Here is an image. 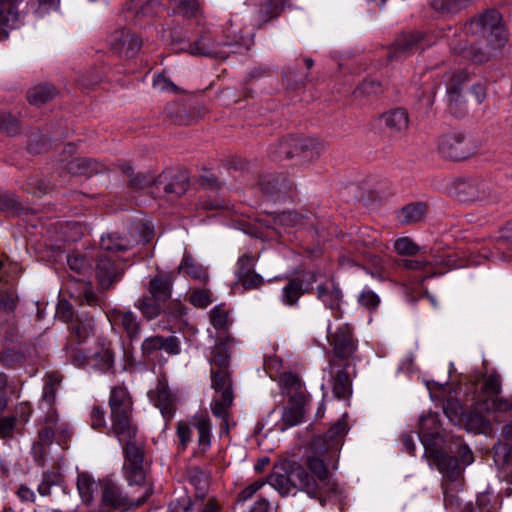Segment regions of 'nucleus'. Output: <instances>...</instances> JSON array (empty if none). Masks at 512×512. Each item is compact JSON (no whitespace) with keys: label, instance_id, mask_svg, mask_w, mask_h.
<instances>
[{"label":"nucleus","instance_id":"obj_1","mask_svg":"<svg viewBox=\"0 0 512 512\" xmlns=\"http://www.w3.org/2000/svg\"><path fill=\"white\" fill-rule=\"evenodd\" d=\"M465 34L467 40L459 41L453 50L475 63L489 60L508 39L502 17L495 9L485 10L473 17L465 26Z\"/></svg>","mask_w":512,"mask_h":512},{"label":"nucleus","instance_id":"obj_2","mask_svg":"<svg viewBox=\"0 0 512 512\" xmlns=\"http://www.w3.org/2000/svg\"><path fill=\"white\" fill-rule=\"evenodd\" d=\"M123 444V472L130 485L143 486L146 483L147 462L145 460L144 441L138 436V429L129 435L116 436Z\"/></svg>","mask_w":512,"mask_h":512},{"label":"nucleus","instance_id":"obj_3","mask_svg":"<svg viewBox=\"0 0 512 512\" xmlns=\"http://www.w3.org/2000/svg\"><path fill=\"white\" fill-rule=\"evenodd\" d=\"M269 483L282 496L294 493L297 490L305 491L310 497H316L318 484L300 465L293 463L287 468L281 467L270 477Z\"/></svg>","mask_w":512,"mask_h":512},{"label":"nucleus","instance_id":"obj_4","mask_svg":"<svg viewBox=\"0 0 512 512\" xmlns=\"http://www.w3.org/2000/svg\"><path fill=\"white\" fill-rule=\"evenodd\" d=\"M111 414V433L114 436L129 435L138 429L133 421L132 398L123 386H115L111 389L109 397Z\"/></svg>","mask_w":512,"mask_h":512},{"label":"nucleus","instance_id":"obj_5","mask_svg":"<svg viewBox=\"0 0 512 512\" xmlns=\"http://www.w3.org/2000/svg\"><path fill=\"white\" fill-rule=\"evenodd\" d=\"M101 488V505L102 509H114L118 511H127L131 508L139 507L144 504L152 495L151 485H145L143 495L137 500H131L124 495L120 487L112 480L105 478L99 481Z\"/></svg>","mask_w":512,"mask_h":512},{"label":"nucleus","instance_id":"obj_6","mask_svg":"<svg viewBox=\"0 0 512 512\" xmlns=\"http://www.w3.org/2000/svg\"><path fill=\"white\" fill-rule=\"evenodd\" d=\"M327 339L333 353L328 359L330 367L339 368L340 362H353L358 345L348 324L340 325L335 332H331L328 327Z\"/></svg>","mask_w":512,"mask_h":512},{"label":"nucleus","instance_id":"obj_7","mask_svg":"<svg viewBox=\"0 0 512 512\" xmlns=\"http://www.w3.org/2000/svg\"><path fill=\"white\" fill-rule=\"evenodd\" d=\"M212 387L220 395L213 400L211 410L214 416L222 418L224 423L227 424L229 416V409L232 406L233 395V381L230 368L211 369Z\"/></svg>","mask_w":512,"mask_h":512},{"label":"nucleus","instance_id":"obj_8","mask_svg":"<svg viewBox=\"0 0 512 512\" xmlns=\"http://www.w3.org/2000/svg\"><path fill=\"white\" fill-rule=\"evenodd\" d=\"M309 453L306 464L316 478L311 477L318 484V493L315 498L321 501L323 494L336 493L338 488L337 483L331 478L326 466V462L329 463L334 459L335 453H316L312 450L311 446Z\"/></svg>","mask_w":512,"mask_h":512},{"label":"nucleus","instance_id":"obj_9","mask_svg":"<svg viewBox=\"0 0 512 512\" xmlns=\"http://www.w3.org/2000/svg\"><path fill=\"white\" fill-rule=\"evenodd\" d=\"M451 193L464 202H488L496 198L491 183L478 178L455 180Z\"/></svg>","mask_w":512,"mask_h":512},{"label":"nucleus","instance_id":"obj_10","mask_svg":"<svg viewBox=\"0 0 512 512\" xmlns=\"http://www.w3.org/2000/svg\"><path fill=\"white\" fill-rule=\"evenodd\" d=\"M438 151L445 159L465 160L477 151V146L461 132H449L440 136Z\"/></svg>","mask_w":512,"mask_h":512},{"label":"nucleus","instance_id":"obj_11","mask_svg":"<svg viewBox=\"0 0 512 512\" xmlns=\"http://www.w3.org/2000/svg\"><path fill=\"white\" fill-rule=\"evenodd\" d=\"M107 317L113 330H121L131 341L140 337L141 324L132 311L114 308L108 312Z\"/></svg>","mask_w":512,"mask_h":512},{"label":"nucleus","instance_id":"obj_12","mask_svg":"<svg viewBox=\"0 0 512 512\" xmlns=\"http://www.w3.org/2000/svg\"><path fill=\"white\" fill-rule=\"evenodd\" d=\"M432 45L427 36L419 31L402 34L393 44V50L389 55L390 59H397L416 51L424 50Z\"/></svg>","mask_w":512,"mask_h":512},{"label":"nucleus","instance_id":"obj_13","mask_svg":"<svg viewBox=\"0 0 512 512\" xmlns=\"http://www.w3.org/2000/svg\"><path fill=\"white\" fill-rule=\"evenodd\" d=\"M307 402L308 399L303 391L294 392V394L289 397L281 417V430L302 423L306 413Z\"/></svg>","mask_w":512,"mask_h":512},{"label":"nucleus","instance_id":"obj_14","mask_svg":"<svg viewBox=\"0 0 512 512\" xmlns=\"http://www.w3.org/2000/svg\"><path fill=\"white\" fill-rule=\"evenodd\" d=\"M425 455L449 480L454 481L460 476L462 464L456 457L437 447H427Z\"/></svg>","mask_w":512,"mask_h":512},{"label":"nucleus","instance_id":"obj_15","mask_svg":"<svg viewBox=\"0 0 512 512\" xmlns=\"http://www.w3.org/2000/svg\"><path fill=\"white\" fill-rule=\"evenodd\" d=\"M316 281L317 275L313 271L304 272L300 277L290 279L282 289L283 303L289 306L295 305L299 298L307 292Z\"/></svg>","mask_w":512,"mask_h":512},{"label":"nucleus","instance_id":"obj_16","mask_svg":"<svg viewBox=\"0 0 512 512\" xmlns=\"http://www.w3.org/2000/svg\"><path fill=\"white\" fill-rule=\"evenodd\" d=\"M346 432L347 424L345 421L339 420L328 430L324 436H317L311 441L312 450L316 453H335L340 444V440Z\"/></svg>","mask_w":512,"mask_h":512},{"label":"nucleus","instance_id":"obj_17","mask_svg":"<svg viewBox=\"0 0 512 512\" xmlns=\"http://www.w3.org/2000/svg\"><path fill=\"white\" fill-rule=\"evenodd\" d=\"M352 369L355 374L353 362L339 363V368L330 367V374L333 377V393L339 399H346L352 394Z\"/></svg>","mask_w":512,"mask_h":512},{"label":"nucleus","instance_id":"obj_18","mask_svg":"<svg viewBox=\"0 0 512 512\" xmlns=\"http://www.w3.org/2000/svg\"><path fill=\"white\" fill-rule=\"evenodd\" d=\"M161 350L168 355H178L181 351L179 338L176 336L164 337L161 335H154L147 337L142 342L141 351L146 357H149L155 352Z\"/></svg>","mask_w":512,"mask_h":512},{"label":"nucleus","instance_id":"obj_19","mask_svg":"<svg viewBox=\"0 0 512 512\" xmlns=\"http://www.w3.org/2000/svg\"><path fill=\"white\" fill-rule=\"evenodd\" d=\"M112 48L121 56L134 57L141 48V40L126 29L114 31L110 37Z\"/></svg>","mask_w":512,"mask_h":512},{"label":"nucleus","instance_id":"obj_20","mask_svg":"<svg viewBox=\"0 0 512 512\" xmlns=\"http://www.w3.org/2000/svg\"><path fill=\"white\" fill-rule=\"evenodd\" d=\"M316 296L326 308L335 312L336 318L340 317L343 293L339 285L333 279H328L319 284L316 288Z\"/></svg>","mask_w":512,"mask_h":512},{"label":"nucleus","instance_id":"obj_21","mask_svg":"<svg viewBox=\"0 0 512 512\" xmlns=\"http://www.w3.org/2000/svg\"><path fill=\"white\" fill-rule=\"evenodd\" d=\"M261 190L269 196H286L294 190V183L283 174H265L259 178Z\"/></svg>","mask_w":512,"mask_h":512},{"label":"nucleus","instance_id":"obj_22","mask_svg":"<svg viewBox=\"0 0 512 512\" xmlns=\"http://www.w3.org/2000/svg\"><path fill=\"white\" fill-rule=\"evenodd\" d=\"M149 398L158 407L165 419H171L176 409L175 395L165 381L159 380L155 389L148 393Z\"/></svg>","mask_w":512,"mask_h":512},{"label":"nucleus","instance_id":"obj_23","mask_svg":"<svg viewBox=\"0 0 512 512\" xmlns=\"http://www.w3.org/2000/svg\"><path fill=\"white\" fill-rule=\"evenodd\" d=\"M63 168L71 175L85 177H91L94 174H98L106 170L104 164L87 157H74L66 161Z\"/></svg>","mask_w":512,"mask_h":512},{"label":"nucleus","instance_id":"obj_24","mask_svg":"<svg viewBox=\"0 0 512 512\" xmlns=\"http://www.w3.org/2000/svg\"><path fill=\"white\" fill-rule=\"evenodd\" d=\"M188 187V180L184 176H176L171 181L166 182V177L160 175L153 181V193L160 195L162 190L164 195L170 197V199L184 195Z\"/></svg>","mask_w":512,"mask_h":512},{"label":"nucleus","instance_id":"obj_25","mask_svg":"<svg viewBox=\"0 0 512 512\" xmlns=\"http://www.w3.org/2000/svg\"><path fill=\"white\" fill-rule=\"evenodd\" d=\"M121 273L122 269L113 260L104 254L99 255L96 276L102 289H109L114 282L120 279Z\"/></svg>","mask_w":512,"mask_h":512},{"label":"nucleus","instance_id":"obj_26","mask_svg":"<svg viewBox=\"0 0 512 512\" xmlns=\"http://www.w3.org/2000/svg\"><path fill=\"white\" fill-rule=\"evenodd\" d=\"M187 51L193 56H204L215 59H226L228 52L221 48V44H216L206 35L201 36L197 41L188 46Z\"/></svg>","mask_w":512,"mask_h":512},{"label":"nucleus","instance_id":"obj_27","mask_svg":"<svg viewBox=\"0 0 512 512\" xmlns=\"http://www.w3.org/2000/svg\"><path fill=\"white\" fill-rule=\"evenodd\" d=\"M234 339L231 336L219 338L210 354L211 369L230 368L231 347Z\"/></svg>","mask_w":512,"mask_h":512},{"label":"nucleus","instance_id":"obj_28","mask_svg":"<svg viewBox=\"0 0 512 512\" xmlns=\"http://www.w3.org/2000/svg\"><path fill=\"white\" fill-rule=\"evenodd\" d=\"M173 277L171 274L160 272L150 279L148 283L149 295L158 299L162 303L171 297Z\"/></svg>","mask_w":512,"mask_h":512},{"label":"nucleus","instance_id":"obj_29","mask_svg":"<svg viewBox=\"0 0 512 512\" xmlns=\"http://www.w3.org/2000/svg\"><path fill=\"white\" fill-rule=\"evenodd\" d=\"M418 436L427 451V447H436L433 441L439 436L438 416L428 414L422 416L419 421Z\"/></svg>","mask_w":512,"mask_h":512},{"label":"nucleus","instance_id":"obj_30","mask_svg":"<svg viewBox=\"0 0 512 512\" xmlns=\"http://www.w3.org/2000/svg\"><path fill=\"white\" fill-rule=\"evenodd\" d=\"M382 121L391 134L397 135L405 132L409 126V116L405 109L396 108L382 114Z\"/></svg>","mask_w":512,"mask_h":512},{"label":"nucleus","instance_id":"obj_31","mask_svg":"<svg viewBox=\"0 0 512 512\" xmlns=\"http://www.w3.org/2000/svg\"><path fill=\"white\" fill-rule=\"evenodd\" d=\"M468 79L469 75L463 70L455 71L450 75L446 88L450 104L457 106L462 102V92Z\"/></svg>","mask_w":512,"mask_h":512},{"label":"nucleus","instance_id":"obj_32","mask_svg":"<svg viewBox=\"0 0 512 512\" xmlns=\"http://www.w3.org/2000/svg\"><path fill=\"white\" fill-rule=\"evenodd\" d=\"M299 148V162L307 163L318 159L325 150V144L316 139L310 137H303L302 144Z\"/></svg>","mask_w":512,"mask_h":512},{"label":"nucleus","instance_id":"obj_33","mask_svg":"<svg viewBox=\"0 0 512 512\" xmlns=\"http://www.w3.org/2000/svg\"><path fill=\"white\" fill-rule=\"evenodd\" d=\"M178 273H184L201 282H207L209 275L207 270L199 264L191 255L185 254L178 266Z\"/></svg>","mask_w":512,"mask_h":512},{"label":"nucleus","instance_id":"obj_34","mask_svg":"<svg viewBox=\"0 0 512 512\" xmlns=\"http://www.w3.org/2000/svg\"><path fill=\"white\" fill-rule=\"evenodd\" d=\"M134 306L140 311L143 318L147 321L157 318L161 314L162 310V302L150 295H143L140 297L135 302Z\"/></svg>","mask_w":512,"mask_h":512},{"label":"nucleus","instance_id":"obj_35","mask_svg":"<svg viewBox=\"0 0 512 512\" xmlns=\"http://www.w3.org/2000/svg\"><path fill=\"white\" fill-rule=\"evenodd\" d=\"M56 88L51 84H39L28 91L27 99L33 105H42L57 95Z\"/></svg>","mask_w":512,"mask_h":512},{"label":"nucleus","instance_id":"obj_36","mask_svg":"<svg viewBox=\"0 0 512 512\" xmlns=\"http://www.w3.org/2000/svg\"><path fill=\"white\" fill-rule=\"evenodd\" d=\"M132 243L129 239L117 233L107 234L100 241V248L106 252H123L130 249Z\"/></svg>","mask_w":512,"mask_h":512},{"label":"nucleus","instance_id":"obj_37","mask_svg":"<svg viewBox=\"0 0 512 512\" xmlns=\"http://www.w3.org/2000/svg\"><path fill=\"white\" fill-rule=\"evenodd\" d=\"M187 477L189 482L195 487L197 497L203 498L209 487L208 475L200 467L193 466L187 469Z\"/></svg>","mask_w":512,"mask_h":512},{"label":"nucleus","instance_id":"obj_38","mask_svg":"<svg viewBox=\"0 0 512 512\" xmlns=\"http://www.w3.org/2000/svg\"><path fill=\"white\" fill-rule=\"evenodd\" d=\"M54 426H55V420L53 417H50L47 420L45 427H43L38 433L39 442L33 446L35 459L38 462H40L42 459V453H43L44 446L49 445L52 442V439L54 438V435H55Z\"/></svg>","mask_w":512,"mask_h":512},{"label":"nucleus","instance_id":"obj_39","mask_svg":"<svg viewBox=\"0 0 512 512\" xmlns=\"http://www.w3.org/2000/svg\"><path fill=\"white\" fill-rule=\"evenodd\" d=\"M475 0H433L432 8L441 14H456L470 6Z\"/></svg>","mask_w":512,"mask_h":512},{"label":"nucleus","instance_id":"obj_40","mask_svg":"<svg viewBox=\"0 0 512 512\" xmlns=\"http://www.w3.org/2000/svg\"><path fill=\"white\" fill-rule=\"evenodd\" d=\"M425 210L423 203L409 204L400 210L398 218L404 224L417 223L423 219Z\"/></svg>","mask_w":512,"mask_h":512},{"label":"nucleus","instance_id":"obj_41","mask_svg":"<svg viewBox=\"0 0 512 512\" xmlns=\"http://www.w3.org/2000/svg\"><path fill=\"white\" fill-rule=\"evenodd\" d=\"M512 408V401L501 397H488L483 403L476 407L477 411L482 412H506Z\"/></svg>","mask_w":512,"mask_h":512},{"label":"nucleus","instance_id":"obj_42","mask_svg":"<svg viewBox=\"0 0 512 512\" xmlns=\"http://www.w3.org/2000/svg\"><path fill=\"white\" fill-rule=\"evenodd\" d=\"M99 486L88 474L81 473L77 477V488L85 504L93 501V493Z\"/></svg>","mask_w":512,"mask_h":512},{"label":"nucleus","instance_id":"obj_43","mask_svg":"<svg viewBox=\"0 0 512 512\" xmlns=\"http://www.w3.org/2000/svg\"><path fill=\"white\" fill-rule=\"evenodd\" d=\"M61 383V376L57 373H50L45 378L42 400L52 406L56 399V393Z\"/></svg>","mask_w":512,"mask_h":512},{"label":"nucleus","instance_id":"obj_44","mask_svg":"<svg viewBox=\"0 0 512 512\" xmlns=\"http://www.w3.org/2000/svg\"><path fill=\"white\" fill-rule=\"evenodd\" d=\"M71 337L74 338L77 343L85 341L93 332L94 321L93 319L75 320L71 325Z\"/></svg>","mask_w":512,"mask_h":512},{"label":"nucleus","instance_id":"obj_45","mask_svg":"<svg viewBox=\"0 0 512 512\" xmlns=\"http://www.w3.org/2000/svg\"><path fill=\"white\" fill-rule=\"evenodd\" d=\"M17 0H0V40L8 36L3 26H7L10 20H15L13 5Z\"/></svg>","mask_w":512,"mask_h":512},{"label":"nucleus","instance_id":"obj_46","mask_svg":"<svg viewBox=\"0 0 512 512\" xmlns=\"http://www.w3.org/2000/svg\"><path fill=\"white\" fill-rule=\"evenodd\" d=\"M0 210L8 215H17L22 210V205L10 192L0 193Z\"/></svg>","mask_w":512,"mask_h":512},{"label":"nucleus","instance_id":"obj_47","mask_svg":"<svg viewBox=\"0 0 512 512\" xmlns=\"http://www.w3.org/2000/svg\"><path fill=\"white\" fill-rule=\"evenodd\" d=\"M270 155L275 161L291 160L290 136L271 146Z\"/></svg>","mask_w":512,"mask_h":512},{"label":"nucleus","instance_id":"obj_48","mask_svg":"<svg viewBox=\"0 0 512 512\" xmlns=\"http://www.w3.org/2000/svg\"><path fill=\"white\" fill-rule=\"evenodd\" d=\"M210 322L217 330H226L228 328V312L222 305L216 306L210 311Z\"/></svg>","mask_w":512,"mask_h":512},{"label":"nucleus","instance_id":"obj_49","mask_svg":"<svg viewBox=\"0 0 512 512\" xmlns=\"http://www.w3.org/2000/svg\"><path fill=\"white\" fill-rule=\"evenodd\" d=\"M482 390L489 397L497 396L502 390L500 374L495 371L489 374L484 380Z\"/></svg>","mask_w":512,"mask_h":512},{"label":"nucleus","instance_id":"obj_50","mask_svg":"<svg viewBox=\"0 0 512 512\" xmlns=\"http://www.w3.org/2000/svg\"><path fill=\"white\" fill-rule=\"evenodd\" d=\"M20 131L18 120L9 113L0 114V132L14 136Z\"/></svg>","mask_w":512,"mask_h":512},{"label":"nucleus","instance_id":"obj_51","mask_svg":"<svg viewBox=\"0 0 512 512\" xmlns=\"http://www.w3.org/2000/svg\"><path fill=\"white\" fill-rule=\"evenodd\" d=\"M445 415L452 422H459L464 414V408L457 399H448L443 405Z\"/></svg>","mask_w":512,"mask_h":512},{"label":"nucleus","instance_id":"obj_52","mask_svg":"<svg viewBox=\"0 0 512 512\" xmlns=\"http://www.w3.org/2000/svg\"><path fill=\"white\" fill-rule=\"evenodd\" d=\"M17 417L14 415L0 417V438H13L17 428Z\"/></svg>","mask_w":512,"mask_h":512},{"label":"nucleus","instance_id":"obj_53","mask_svg":"<svg viewBox=\"0 0 512 512\" xmlns=\"http://www.w3.org/2000/svg\"><path fill=\"white\" fill-rule=\"evenodd\" d=\"M76 284L79 285V294L74 295L71 293V296L81 300L82 302H85L88 305H95L98 301V298L92 291L91 285L85 281H78Z\"/></svg>","mask_w":512,"mask_h":512},{"label":"nucleus","instance_id":"obj_54","mask_svg":"<svg viewBox=\"0 0 512 512\" xmlns=\"http://www.w3.org/2000/svg\"><path fill=\"white\" fill-rule=\"evenodd\" d=\"M383 91L382 84L374 79L364 80L356 89L355 93L363 96L378 95Z\"/></svg>","mask_w":512,"mask_h":512},{"label":"nucleus","instance_id":"obj_55","mask_svg":"<svg viewBox=\"0 0 512 512\" xmlns=\"http://www.w3.org/2000/svg\"><path fill=\"white\" fill-rule=\"evenodd\" d=\"M395 251L400 255H415L420 248L408 237H402L394 243Z\"/></svg>","mask_w":512,"mask_h":512},{"label":"nucleus","instance_id":"obj_56","mask_svg":"<svg viewBox=\"0 0 512 512\" xmlns=\"http://www.w3.org/2000/svg\"><path fill=\"white\" fill-rule=\"evenodd\" d=\"M435 94L436 85L433 82H427L423 84L417 98L425 107H431L434 104Z\"/></svg>","mask_w":512,"mask_h":512},{"label":"nucleus","instance_id":"obj_57","mask_svg":"<svg viewBox=\"0 0 512 512\" xmlns=\"http://www.w3.org/2000/svg\"><path fill=\"white\" fill-rule=\"evenodd\" d=\"M189 301L195 307L205 308L211 303V292L205 289H195L189 295Z\"/></svg>","mask_w":512,"mask_h":512},{"label":"nucleus","instance_id":"obj_58","mask_svg":"<svg viewBox=\"0 0 512 512\" xmlns=\"http://www.w3.org/2000/svg\"><path fill=\"white\" fill-rule=\"evenodd\" d=\"M195 427L199 435V443L201 445H208L210 442V421L207 417L201 416L196 419Z\"/></svg>","mask_w":512,"mask_h":512},{"label":"nucleus","instance_id":"obj_59","mask_svg":"<svg viewBox=\"0 0 512 512\" xmlns=\"http://www.w3.org/2000/svg\"><path fill=\"white\" fill-rule=\"evenodd\" d=\"M255 258L251 255H243L242 257L239 258L238 260V263H237V272H236V275H237V279L239 278H242L244 276H247L248 274H252L253 272H255L254 270V266H255Z\"/></svg>","mask_w":512,"mask_h":512},{"label":"nucleus","instance_id":"obj_60","mask_svg":"<svg viewBox=\"0 0 512 512\" xmlns=\"http://www.w3.org/2000/svg\"><path fill=\"white\" fill-rule=\"evenodd\" d=\"M192 510L191 498L182 493L169 503V512H189Z\"/></svg>","mask_w":512,"mask_h":512},{"label":"nucleus","instance_id":"obj_61","mask_svg":"<svg viewBox=\"0 0 512 512\" xmlns=\"http://www.w3.org/2000/svg\"><path fill=\"white\" fill-rule=\"evenodd\" d=\"M274 222L287 227H292L301 222V216L293 211H285L279 213L275 218Z\"/></svg>","mask_w":512,"mask_h":512},{"label":"nucleus","instance_id":"obj_62","mask_svg":"<svg viewBox=\"0 0 512 512\" xmlns=\"http://www.w3.org/2000/svg\"><path fill=\"white\" fill-rule=\"evenodd\" d=\"M17 306V296L13 291H0V309L13 312Z\"/></svg>","mask_w":512,"mask_h":512},{"label":"nucleus","instance_id":"obj_63","mask_svg":"<svg viewBox=\"0 0 512 512\" xmlns=\"http://www.w3.org/2000/svg\"><path fill=\"white\" fill-rule=\"evenodd\" d=\"M177 9L186 18L194 17L199 9L198 0H179Z\"/></svg>","mask_w":512,"mask_h":512},{"label":"nucleus","instance_id":"obj_64","mask_svg":"<svg viewBox=\"0 0 512 512\" xmlns=\"http://www.w3.org/2000/svg\"><path fill=\"white\" fill-rule=\"evenodd\" d=\"M238 282L245 290H252L260 288L263 285L264 280L261 275L253 272L252 274L239 278Z\"/></svg>","mask_w":512,"mask_h":512}]
</instances>
